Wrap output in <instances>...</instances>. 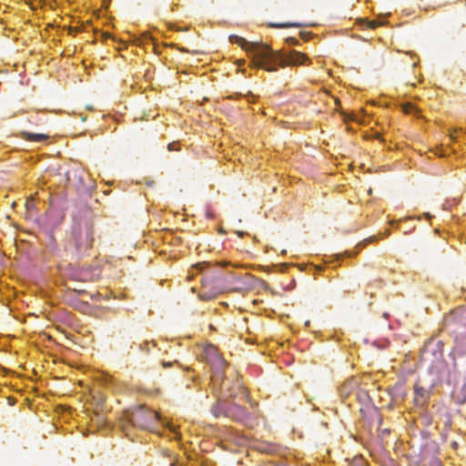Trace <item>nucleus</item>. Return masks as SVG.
<instances>
[{
	"label": "nucleus",
	"instance_id": "nucleus-1",
	"mask_svg": "<svg viewBox=\"0 0 466 466\" xmlns=\"http://www.w3.org/2000/svg\"><path fill=\"white\" fill-rule=\"evenodd\" d=\"M228 39L231 44L238 45L248 53L253 67L268 72L276 71L283 65L304 66L309 62L306 54L297 50H290L280 56L265 43L250 42L237 35H230Z\"/></svg>",
	"mask_w": 466,
	"mask_h": 466
},
{
	"label": "nucleus",
	"instance_id": "nucleus-2",
	"mask_svg": "<svg viewBox=\"0 0 466 466\" xmlns=\"http://www.w3.org/2000/svg\"><path fill=\"white\" fill-rule=\"evenodd\" d=\"M128 421L141 429L151 430L161 420L160 415L144 406H138L127 416Z\"/></svg>",
	"mask_w": 466,
	"mask_h": 466
},
{
	"label": "nucleus",
	"instance_id": "nucleus-3",
	"mask_svg": "<svg viewBox=\"0 0 466 466\" xmlns=\"http://www.w3.org/2000/svg\"><path fill=\"white\" fill-rule=\"evenodd\" d=\"M199 358L207 362L217 373L223 372L227 366V361L220 355L218 349L213 344H206L201 348Z\"/></svg>",
	"mask_w": 466,
	"mask_h": 466
},
{
	"label": "nucleus",
	"instance_id": "nucleus-4",
	"mask_svg": "<svg viewBox=\"0 0 466 466\" xmlns=\"http://www.w3.org/2000/svg\"><path fill=\"white\" fill-rule=\"evenodd\" d=\"M226 417L236 421L244 422L249 418V414L246 408L232 403L227 406Z\"/></svg>",
	"mask_w": 466,
	"mask_h": 466
},
{
	"label": "nucleus",
	"instance_id": "nucleus-5",
	"mask_svg": "<svg viewBox=\"0 0 466 466\" xmlns=\"http://www.w3.org/2000/svg\"><path fill=\"white\" fill-rule=\"evenodd\" d=\"M452 353L459 357L466 354V330L456 336Z\"/></svg>",
	"mask_w": 466,
	"mask_h": 466
},
{
	"label": "nucleus",
	"instance_id": "nucleus-6",
	"mask_svg": "<svg viewBox=\"0 0 466 466\" xmlns=\"http://www.w3.org/2000/svg\"><path fill=\"white\" fill-rule=\"evenodd\" d=\"M414 401L416 405H423L430 396L429 390L418 384L414 386Z\"/></svg>",
	"mask_w": 466,
	"mask_h": 466
},
{
	"label": "nucleus",
	"instance_id": "nucleus-7",
	"mask_svg": "<svg viewBox=\"0 0 466 466\" xmlns=\"http://www.w3.org/2000/svg\"><path fill=\"white\" fill-rule=\"evenodd\" d=\"M21 137L27 141L42 142L46 140L49 137L44 134H35L26 131L21 132Z\"/></svg>",
	"mask_w": 466,
	"mask_h": 466
},
{
	"label": "nucleus",
	"instance_id": "nucleus-8",
	"mask_svg": "<svg viewBox=\"0 0 466 466\" xmlns=\"http://www.w3.org/2000/svg\"><path fill=\"white\" fill-rule=\"evenodd\" d=\"M227 406L228 405L218 401L212 406L211 412L216 418H219L221 416L226 417Z\"/></svg>",
	"mask_w": 466,
	"mask_h": 466
},
{
	"label": "nucleus",
	"instance_id": "nucleus-9",
	"mask_svg": "<svg viewBox=\"0 0 466 466\" xmlns=\"http://www.w3.org/2000/svg\"><path fill=\"white\" fill-rule=\"evenodd\" d=\"M386 25V22L379 21V20H372L369 21V27L370 28H376L380 25Z\"/></svg>",
	"mask_w": 466,
	"mask_h": 466
},
{
	"label": "nucleus",
	"instance_id": "nucleus-10",
	"mask_svg": "<svg viewBox=\"0 0 466 466\" xmlns=\"http://www.w3.org/2000/svg\"><path fill=\"white\" fill-rule=\"evenodd\" d=\"M344 115H345V117H344L345 121L352 120V121H356V122H360V120L353 113L349 114V115H346V114H344Z\"/></svg>",
	"mask_w": 466,
	"mask_h": 466
},
{
	"label": "nucleus",
	"instance_id": "nucleus-11",
	"mask_svg": "<svg viewBox=\"0 0 466 466\" xmlns=\"http://www.w3.org/2000/svg\"><path fill=\"white\" fill-rule=\"evenodd\" d=\"M286 41L289 46H299V42L296 37H288Z\"/></svg>",
	"mask_w": 466,
	"mask_h": 466
},
{
	"label": "nucleus",
	"instance_id": "nucleus-12",
	"mask_svg": "<svg viewBox=\"0 0 466 466\" xmlns=\"http://www.w3.org/2000/svg\"><path fill=\"white\" fill-rule=\"evenodd\" d=\"M461 128H453V129H451L450 130V134H449V137H450V139L451 141H456V137H455V133L458 132V131H461Z\"/></svg>",
	"mask_w": 466,
	"mask_h": 466
},
{
	"label": "nucleus",
	"instance_id": "nucleus-13",
	"mask_svg": "<svg viewBox=\"0 0 466 466\" xmlns=\"http://www.w3.org/2000/svg\"><path fill=\"white\" fill-rule=\"evenodd\" d=\"M291 25H294L296 27H300L301 26L300 24H279V25H276L275 26L278 27V28H285V27H289Z\"/></svg>",
	"mask_w": 466,
	"mask_h": 466
},
{
	"label": "nucleus",
	"instance_id": "nucleus-14",
	"mask_svg": "<svg viewBox=\"0 0 466 466\" xmlns=\"http://www.w3.org/2000/svg\"><path fill=\"white\" fill-rule=\"evenodd\" d=\"M402 107H403V111H404L405 113H407V114H408V113H410V112H411V110L413 109L412 105H411V104H410V103L404 104V105L402 106Z\"/></svg>",
	"mask_w": 466,
	"mask_h": 466
},
{
	"label": "nucleus",
	"instance_id": "nucleus-15",
	"mask_svg": "<svg viewBox=\"0 0 466 466\" xmlns=\"http://www.w3.org/2000/svg\"><path fill=\"white\" fill-rule=\"evenodd\" d=\"M168 150L172 151V150H177V144L175 143H170L167 147Z\"/></svg>",
	"mask_w": 466,
	"mask_h": 466
},
{
	"label": "nucleus",
	"instance_id": "nucleus-16",
	"mask_svg": "<svg viewBox=\"0 0 466 466\" xmlns=\"http://www.w3.org/2000/svg\"><path fill=\"white\" fill-rule=\"evenodd\" d=\"M86 246L84 248V250L87 249L91 246V241L88 239L87 235L86 236Z\"/></svg>",
	"mask_w": 466,
	"mask_h": 466
},
{
	"label": "nucleus",
	"instance_id": "nucleus-17",
	"mask_svg": "<svg viewBox=\"0 0 466 466\" xmlns=\"http://www.w3.org/2000/svg\"><path fill=\"white\" fill-rule=\"evenodd\" d=\"M242 289H242V288H240V287H235V288H232V289H230V291H233V292H241V291H242Z\"/></svg>",
	"mask_w": 466,
	"mask_h": 466
},
{
	"label": "nucleus",
	"instance_id": "nucleus-18",
	"mask_svg": "<svg viewBox=\"0 0 466 466\" xmlns=\"http://www.w3.org/2000/svg\"><path fill=\"white\" fill-rule=\"evenodd\" d=\"M173 365L172 362H166V361H163L162 362V366L163 368H167V367H171Z\"/></svg>",
	"mask_w": 466,
	"mask_h": 466
},
{
	"label": "nucleus",
	"instance_id": "nucleus-19",
	"mask_svg": "<svg viewBox=\"0 0 466 466\" xmlns=\"http://www.w3.org/2000/svg\"><path fill=\"white\" fill-rule=\"evenodd\" d=\"M25 205H26V208H27L28 209H29V208H33V202H32V201L27 200Z\"/></svg>",
	"mask_w": 466,
	"mask_h": 466
},
{
	"label": "nucleus",
	"instance_id": "nucleus-20",
	"mask_svg": "<svg viewBox=\"0 0 466 466\" xmlns=\"http://www.w3.org/2000/svg\"><path fill=\"white\" fill-rule=\"evenodd\" d=\"M76 248H77V250L79 251V253H81V252H82V249H83V248L80 247V245H79L78 243H76Z\"/></svg>",
	"mask_w": 466,
	"mask_h": 466
},
{
	"label": "nucleus",
	"instance_id": "nucleus-21",
	"mask_svg": "<svg viewBox=\"0 0 466 466\" xmlns=\"http://www.w3.org/2000/svg\"><path fill=\"white\" fill-rule=\"evenodd\" d=\"M103 35L105 38H109L110 35H109V33H103Z\"/></svg>",
	"mask_w": 466,
	"mask_h": 466
},
{
	"label": "nucleus",
	"instance_id": "nucleus-22",
	"mask_svg": "<svg viewBox=\"0 0 466 466\" xmlns=\"http://www.w3.org/2000/svg\"><path fill=\"white\" fill-rule=\"evenodd\" d=\"M178 50L182 51V52H186L187 51L185 47H177Z\"/></svg>",
	"mask_w": 466,
	"mask_h": 466
},
{
	"label": "nucleus",
	"instance_id": "nucleus-23",
	"mask_svg": "<svg viewBox=\"0 0 466 466\" xmlns=\"http://www.w3.org/2000/svg\"><path fill=\"white\" fill-rule=\"evenodd\" d=\"M384 15H385L380 14V16H379V18H382ZM386 15H387V16L390 15V13H388Z\"/></svg>",
	"mask_w": 466,
	"mask_h": 466
},
{
	"label": "nucleus",
	"instance_id": "nucleus-24",
	"mask_svg": "<svg viewBox=\"0 0 466 466\" xmlns=\"http://www.w3.org/2000/svg\"><path fill=\"white\" fill-rule=\"evenodd\" d=\"M410 87L416 88L417 87V83H411L410 84Z\"/></svg>",
	"mask_w": 466,
	"mask_h": 466
},
{
	"label": "nucleus",
	"instance_id": "nucleus-25",
	"mask_svg": "<svg viewBox=\"0 0 466 466\" xmlns=\"http://www.w3.org/2000/svg\"><path fill=\"white\" fill-rule=\"evenodd\" d=\"M248 95H251L249 90H248V92H247V94L245 96H248Z\"/></svg>",
	"mask_w": 466,
	"mask_h": 466
},
{
	"label": "nucleus",
	"instance_id": "nucleus-26",
	"mask_svg": "<svg viewBox=\"0 0 466 466\" xmlns=\"http://www.w3.org/2000/svg\"><path fill=\"white\" fill-rule=\"evenodd\" d=\"M348 387L347 384L343 385L342 390H345Z\"/></svg>",
	"mask_w": 466,
	"mask_h": 466
}]
</instances>
